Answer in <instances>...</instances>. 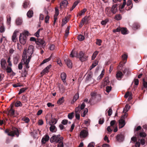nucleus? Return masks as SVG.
I'll return each instance as SVG.
<instances>
[{"mask_svg": "<svg viewBox=\"0 0 147 147\" xmlns=\"http://www.w3.org/2000/svg\"><path fill=\"white\" fill-rule=\"evenodd\" d=\"M63 137H60V135H58L53 136L51 137L50 139V141L51 143L55 142L56 143H58L57 147H63Z\"/></svg>", "mask_w": 147, "mask_h": 147, "instance_id": "obj_1", "label": "nucleus"}, {"mask_svg": "<svg viewBox=\"0 0 147 147\" xmlns=\"http://www.w3.org/2000/svg\"><path fill=\"white\" fill-rule=\"evenodd\" d=\"M76 55V57L77 58L79 59L82 62L85 61L86 60L88 56L83 53L82 51H81L78 53H76L74 50H73L70 54V56L72 57H74Z\"/></svg>", "mask_w": 147, "mask_h": 147, "instance_id": "obj_2", "label": "nucleus"}, {"mask_svg": "<svg viewBox=\"0 0 147 147\" xmlns=\"http://www.w3.org/2000/svg\"><path fill=\"white\" fill-rule=\"evenodd\" d=\"M5 132L7 133L8 136L12 137L16 136L17 137H18L19 135V132L18 129L15 127H13L11 129H6L5 131Z\"/></svg>", "mask_w": 147, "mask_h": 147, "instance_id": "obj_3", "label": "nucleus"}, {"mask_svg": "<svg viewBox=\"0 0 147 147\" xmlns=\"http://www.w3.org/2000/svg\"><path fill=\"white\" fill-rule=\"evenodd\" d=\"M30 40L31 41H34L35 42L36 44L38 45V48L40 47V49L41 48H44L46 45L45 44V41L42 39L37 38L36 39L35 38L31 37L30 39Z\"/></svg>", "mask_w": 147, "mask_h": 147, "instance_id": "obj_4", "label": "nucleus"}, {"mask_svg": "<svg viewBox=\"0 0 147 147\" xmlns=\"http://www.w3.org/2000/svg\"><path fill=\"white\" fill-rule=\"evenodd\" d=\"M27 36L23 34H20L19 36L20 42L22 44L24 45L26 43Z\"/></svg>", "mask_w": 147, "mask_h": 147, "instance_id": "obj_5", "label": "nucleus"}, {"mask_svg": "<svg viewBox=\"0 0 147 147\" xmlns=\"http://www.w3.org/2000/svg\"><path fill=\"white\" fill-rule=\"evenodd\" d=\"M27 50V54L28 55V57H30L31 59L32 57V55L33 53L34 47L32 45H30L29 46L28 50L26 49Z\"/></svg>", "mask_w": 147, "mask_h": 147, "instance_id": "obj_6", "label": "nucleus"}, {"mask_svg": "<svg viewBox=\"0 0 147 147\" xmlns=\"http://www.w3.org/2000/svg\"><path fill=\"white\" fill-rule=\"evenodd\" d=\"M117 4L113 5L109 11V13H112L113 14H115L117 11Z\"/></svg>", "mask_w": 147, "mask_h": 147, "instance_id": "obj_7", "label": "nucleus"}, {"mask_svg": "<svg viewBox=\"0 0 147 147\" xmlns=\"http://www.w3.org/2000/svg\"><path fill=\"white\" fill-rule=\"evenodd\" d=\"M88 133L87 131L86 130H83L80 132V136L81 137L85 138L88 136Z\"/></svg>", "mask_w": 147, "mask_h": 147, "instance_id": "obj_8", "label": "nucleus"}, {"mask_svg": "<svg viewBox=\"0 0 147 147\" xmlns=\"http://www.w3.org/2000/svg\"><path fill=\"white\" fill-rule=\"evenodd\" d=\"M123 73V74H125L127 76H128L131 74V71L129 68L128 67L125 68L124 69L121 70Z\"/></svg>", "mask_w": 147, "mask_h": 147, "instance_id": "obj_9", "label": "nucleus"}, {"mask_svg": "<svg viewBox=\"0 0 147 147\" xmlns=\"http://www.w3.org/2000/svg\"><path fill=\"white\" fill-rule=\"evenodd\" d=\"M124 74L122 71H118L117 72L116 74V77L118 80H121L123 77Z\"/></svg>", "mask_w": 147, "mask_h": 147, "instance_id": "obj_10", "label": "nucleus"}, {"mask_svg": "<svg viewBox=\"0 0 147 147\" xmlns=\"http://www.w3.org/2000/svg\"><path fill=\"white\" fill-rule=\"evenodd\" d=\"M64 61L66 63L67 66L69 68H71L72 67V63L71 60L69 59H65Z\"/></svg>", "mask_w": 147, "mask_h": 147, "instance_id": "obj_11", "label": "nucleus"}, {"mask_svg": "<svg viewBox=\"0 0 147 147\" xmlns=\"http://www.w3.org/2000/svg\"><path fill=\"white\" fill-rule=\"evenodd\" d=\"M27 50L25 49L23 53V55L22 56V62H24L25 61V57H26V60L27 59V56H28V55H27Z\"/></svg>", "mask_w": 147, "mask_h": 147, "instance_id": "obj_12", "label": "nucleus"}, {"mask_svg": "<svg viewBox=\"0 0 147 147\" xmlns=\"http://www.w3.org/2000/svg\"><path fill=\"white\" fill-rule=\"evenodd\" d=\"M117 140L119 142H122L124 139V136L122 134H118L116 136Z\"/></svg>", "mask_w": 147, "mask_h": 147, "instance_id": "obj_13", "label": "nucleus"}, {"mask_svg": "<svg viewBox=\"0 0 147 147\" xmlns=\"http://www.w3.org/2000/svg\"><path fill=\"white\" fill-rule=\"evenodd\" d=\"M119 128H122L124 126L125 124V120L123 119H121L119 120Z\"/></svg>", "mask_w": 147, "mask_h": 147, "instance_id": "obj_14", "label": "nucleus"}, {"mask_svg": "<svg viewBox=\"0 0 147 147\" xmlns=\"http://www.w3.org/2000/svg\"><path fill=\"white\" fill-rule=\"evenodd\" d=\"M127 5L128 7L127 8L126 10L127 11L130 10L131 8H132L133 6V4L131 2V0H128L127 1Z\"/></svg>", "mask_w": 147, "mask_h": 147, "instance_id": "obj_15", "label": "nucleus"}, {"mask_svg": "<svg viewBox=\"0 0 147 147\" xmlns=\"http://www.w3.org/2000/svg\"><path fill=\"white\" fill-rule=\"evenodd\" d=\"M90 94L91 97L89 100V102H92L93 100L95 99L97 95L96 93L95 92H92Z\"/></svg>", "mask_w": 147, "mask_h": 147, "instance_id": "obj_16", "label": "nucleus"}, {"mask_svg": "<svg viewBox=\"0 0 147 147\" xmlns=\"http://www.w3.org/2000/svg\"><path fill=\"white\" fill-rule=\"evenodd\" d=\"M7 63L6 60L3 59H2L1 61V67L3 69H5Z\"/></svg>", "mask_w": 147, "mask_h": 147, "instance_id": "obj_17", "label": "nucleus"}, {"mask_svg": "<svg viewBox=\"0 0 147 147\" xmlns=\"http://www.w3.org/2000/svg\"><path fill=\"white\" fill-rule=\"evenodd\" d=\"M49 137L47 135H45L44 137H43L42 140V142L44 144H45L46 142L49 141Z\"/></svg>", "mask_w": 147, "mask_h": 147, "instance_id": "obj_18", "label": "nucleus"}, {"mask_svg": "<svg viewBox=\"0 0 147 147\" xmlns=\"http://www.w3.org/2000/svg\"><path fill=\"white\" fill-rule=\"evenodd\" d=\"M79 97V94L78 93H76L74 96L73 100L71 102V104H73L76 101L78 98Z\"/></svg>", "mask_w": 147, "mask_h": 147, "instance_id": "obj_19", "label": "nucleus"}, {"mask_svg": "<svg viewBox=\"0 0 147 147\" xmlns=\"http://www.w3.org/2000/svg\"><path fill=\"white\" fill-rule=\"evenodd\" d=\"M30 60V57H28L25 61L24 62V64L25 65V66L26 68H28L29 66L28 65L29 63Z\"/></svg>", "mask_w": 147, "mask_h": 147, "instance_id": "obj_20", "label": "nucleus"}, {"mask_svg": "<svg viewBox=\"0 0 147 147\" xmlns=\"http://www.w3.org/2000/svg\"><path fill=\"white\" fill-rule=\"evenodd\" d=\"M7 115H9L10 116H14V110L13 109H10L8 111Z\"/></svg>", "mask_w": 147, "mask_h": 147, "instance_id": "obj_21", "label": "nucleus"}, {"mask_svg": "<svg viewBox=\"0 0 147 147\" xmlns=\"http://www.w3.org/2000/svg\"><path fill=\"white\" fill-rule=\"evenodd\" d=\"M33 15V12L32 9H30L28 12L27 13V16L29 18L32 17Z\"/></svg>", "mask_w": 147, "mask_h": 147, "instance_id": "obj_22", "label": "nucleus"}, {"mask_svg": "<svg viewBox=\"0 0 147 147\" xmlns=\"http://www.w3.org/2000/svg\"><path fill=\"white\" fill-rule=\"evenodd\" d=\"M18 32V31L15 30L13 32V34L12 36V40L13 42H16V34Z\"/></svg>", "mask_w": 147, "mask_h": 147, "instance_id": "obj_23", "label": "nucleus"}, {"mask_svg": "<svg viewBox=\"0 0 147 147\" xmlns=\"http://www.w3.org/2000/svg\"><path fill=\"white\" fill-rule=\"evenodd\" d=\"M30 6V2L27 0H26L24 2L23 6L24 8H26Z\"/></svg>", "mask_w": 147, "mask_h": 147, "instance_id": "obj_24", "label": "nucleus"}, {"mask_svg": "<svg viewBox=\"0 0 147 147\" xmlns=\"http://www.w3.org/2000/svg\"><path fill=\"white\" fill-rule=\"evenodd\" d=\"M61 76L63 82L64 83H65L66 82L65 79L66 77V74L63 72L61 74Z\"/></svg>", "mask_w": 147, "mask_h": 147, "instance_id": "obj_25", "label": "nucleus"}, {"mask_svg": "<svg viewBox=\"0 0 147 147\" xmlns=\"http://www.w3.org/2000/svg\"><path fill=\"white\" fill-rule=\"evenodd\" d=\"M49 129L52 132H55L57 130V128L54 125H51L49 127Z\"/></svg>", "mask_w": 147, "mask_h": 147, "instance_id": "obj_26", "label": "nucleus"}, {"mask_svg": "<svg viewBox=\"0 0 147 147\" xmlns=\"http://www.w3.org/2000/svg\"><path fill=\"white\" fill-rule=\"evenodd\" d=\"M19 59V57L18 55H16L13 59V63L15 65L17 64L18 60Z\"/></svg>", "mask_w": 147, "mask_h": 147, "instance_id": "obj_27", "label": "nucleus"}, {"mask_svg": "<svg viewBox=\"0 0 147 147\" xmlns=\"http://www.w3.org/2000/svg\"><path fill=\"white\" fill-rule=\"evenodd\" d=\"M89 16H85L82 19V20L84 23L86 22V24H88V21L89 20Z\"/></svg>", "mask_w": 147, "mask_h": 147, "instance_id": "obj_28", "label": "nucleus"}, {"mask_svg": "<svg viewBox=\"0 0 147 147\" xmlns=\"http://www.w3.org/2000/svg\"><path fill=\"white\" fill-rule=\"evenodd\" d=\"M130 108V106L128 104H126L125 107L123 109V113H125L129 110Z\"/></svg>", "mask_w": 147, "mask_h": 147, "instance_id": "obj_29", "label": "nucleus"}, {"mask_svg": "<svg viewBox=\"0 0 147 147\" xmlns=\"http://www.w3.org/2000/svg\"><path fill=\"white\" fill-rule=\"evenodd\" d=\"M16 23L18 25H21L22 23V19L19 18H17L16 21Z\"/></svg>", "mask_w": 147, "mask_h": 147, "instance_id": "obj_30", "label": "nucleus"}, {"mask_svg": "<svg viewBox=\"0 0 147 147\" xmlns=\"http://www.w3.org/2000/svg\"><path fill=\"white\" fill-rule=\"evenodd\" d=\"M140 25L138 23H134L133 25L132 28L134 30L138 29L140 27Z\"/></svg>", "mask_w": 147, "mask_h": 147, "instance_id": "obj_31", "label": "nucleus"}, {"mask_svg": "<svg viewBox=\"0 0 147 147\" xmlns=\"http://www.w3.org/2000/svg\"><path fill=\"white\" fill-rule=\"evenodd\" d=\"M64 101V97H62L61 98H60L57 102V103L59 105H61L63 103Z\"/></svg>", "mask_w": 147, "mask_h": 147, "instance_id": "obj_32", "label": "nucleus"}, {"mask_svg": "<svg viewBox=\"0 0 147 147\" xmlns=\"http://www.w3.org/2000/svg\"><path fill=\"white\" fill-rule=\"evenodd\" d=\"M121 33L123 34H127V29L126 28H121Z\"/></svg>", "mask_w": 147, "mask_h": 147, "instance_id": "obj_33", "label": "nucleus"}, {"mask_svg": "<svg viewBox=\"0 0 147 147\" xmlns=\"http://www.w3.org/2000/svg\"><path fill=\"white\" fill-rule=\"evenodd\" d=\"M52 54L51 55V56L49 58L47 59H45V60H44L42 61V62L41 63L40 65H42L43 64L51 60V57L52 56Z\"/></svg>", "mask_w": 147, "mask_h": 147, "instance_id": "obj_34", "label": "nucleus"}, {"mask_svg": "<svg viewBox=\"0 0 147 147\" xmlns=\"http://www.w3.org/2000/svg\"><path fill=\"white\" fill-rule=\"evenodd\" d=\"M122 16L120 14H117L116 15L114 19L117 20H120L122 19Z\"/></svg>", "mask_w": 147, "mask_h": 147, "instance_id": "obj_35", "label": "nucleus"}, {"mask_svg": "<svg viewBox=\"0 0 147 147\" xmlns=\"http://www.w3.org/2000/svg\"><path fill=\"white\" fill-rule=\"evenodd\" d=\"M68 3V2L66 0H64L61 2L60 3V6L61 7L62 6H63L65 7L67 5Z\"/></svg>", "mask_w": 147, "mask_h": 147, "instance_id": "obj_36", "label": "nucleus"}, {"mask_svg": "<svg viewBox=\"0 0 147 147\" xmlns=\"http://www.w3.org/2000/svg\"><path fill=\"white\" fill-rule=\"evenodd\" d=\"M22 105L21 102L19 100L17 101L15 104V106L16 107H22Z\"/></svg>", "mask_w": 147, "mask_h": 147, "instance_id": "obj_37", "label": "nucleus"}, {"mask_svg": "<svg viewBox=\"0 0 147 147\" xmlns=\"http://www.w3.org/2000/svg\"><path fill=\"white\" fill-rule=\"evenodd\" d=\"M98 64V62L97 61H95L94 62H93L92 65L90 67V69L91 70L95 66H96Z\"/></svg>", "mask_w": 147, "mask_h": 147, "instance_id": "obj_38", "label": "nucleus"}, {"mask_svg": "<svg viewBox=\"0 0 147 147\" xmlns=\"http://www.w3.org/2000/svg\"><path fill=\"white\" fill-rule=\"evenodd\" d=\"M88 112V109L87 108H85L83 112L81 114V116L83 117H85L86 114Z\"/></svg>", "mask_w": 147, "mask_h": 147, "instance_id": "obj_39", "label": "nucleus"}, {"mask_svg": "<svg viewBox=\"0 0 147 147\" xmlns=\"http://www.w3.org/2000/svg\"><path fill=\"white\" fill-rule=\"evenodd\" d=\"M22 120L26 123H28L30 121V119L28 117H24L22 118Z\"/></svg>", "mask_w": 147, "mask_h": 147, "instance_id": "obj_40", "label": "nucleus"}, {"mask_svg": "<svg viewBox=\"0 0 147 147\" xmlns=\"http://www.w3.org/2000/svg\"><path fill=\"white\" fill-rule=\"evenodd\" d=\"M81 110L80 108V105H79L78 107L75 108V113H79Z\"/></svg>", "mask_w": 147, "mask_h": 147, "instance_id": "obj_41", "label": "nucleus"}, {"mask_svg": "<svg viewBox=\"0 0 147 147\" xmlns=\"http://www.w3.org/2000/svg\"><path fill=\"white\" fill-rule=\"evenodd\" d=\"M28 89V88H22L21 89L20 91L18 93V94L20 95L21 94V93L24 92L26 90Z\"/></svg>", "mask_w": 147, "mask_h": 147, "instance_id": "obj_42", "label": "nucleus"}, {"mask_svg": "<svg viewBox=\"0 0 147 147\" xmlns=\"http://www.w3.org/2000/svg\"><path fill=\"white\" fill-rule=\"evenodd\" d=\"M78 3V2L77 1H76L73 5L71 8L70 9V11L72 10L76 7V6Z\"/></svg>", "mask_w": 147, "mask_h": 147, "instance_id": "obj_43", "label": "nucleus"}, {"mask_svg": "<svg viewBox=\"0 0 147 147\" xmlns=\"http://www.w3.org/2000/svg\"><path fill=\"white\" fill-rule=\"evenodd\" d=\"M78 38L79 40L82 41L84 40L85 37L83 35H80L78 36Z\"/></svg>", "mask_w": 147, "mask_h": 147, "instance_id": "obj_44", "label": "nucleus"}, {"mask_svg": "<svg viewBox=\"0 0 147 147\" xmlns=\"http://www.w3.org/2000/svg\"><path fill=\"white\" fill-rule=\"evenodd\" d=\"M98 52L97 51H95L92 55V59L93 60L96 57V55L98 54Z\"/></svg>", "mask_w": 147, "mask_h": 147, "instance_id": "obj_45", "label": "nucleus"}, {"mask_svg": "<svg viewBox=\"0 0 147 147\" xmlns=\"http://www.w3.org/2000/svg\"><path fill=\"white\" fill-rule=\"evenodd\" d=\"M74 112H72L71 113H69L68 115V118L70 119H72L74 117Z\"/></svg>", "mask_w": 147, "mask_h": 147, "instance_id": "obj_46", "label": "nucleus"}, {"mask_svg": "<svg viewBox=\"0 0 147 147\" xmlns=\"http://www.w3.org/2000/svg\"><path fill=\"white\" fill-rule=\"evenodd\" d=\"M7 21L8 24H9L11 21V17L10 15H8L7 16Z\"/></svg>", "mask_w": 147, "mask_h": 147, "instance_id": "obj_47", "label": "nucleus"}, {"mask_svg": "<svg viewBox=\"0 0 147 147\" xmlns=\"http://www.w3.org/2000/svg\"><path fill=\"white\" fill-rule=\"evenodd\" d=\"M69 27H67L65 31V36L67 37V36L69 33Z\"/></svg>", "mask_w": 147, "mask_h": 147, "instance_id": "obj_48", "label": "nucleus"}, {"mask_svg": "<svg viewBox=\"0 0 147 147\" xmlns=\"http://www.w3.org/2000/svg\"><path fill=\"white\" fill-rule=\"evenodd\" d=\"M49 71L47 69H46L45 68L41 72V74L43 76L44 74L46 73H47L49 72Z\"/></svg>", "mask_w": 147, "mask_h": 147, "instance_id": "obj_49", "label": "nucleus"}, {"mask_svg": "<svg viewBox=\"0 0 147 147\" xmlns=\"http://www.w3.org/2000/svg\"><path fill=\"white\" fill-rule=\"evenodd\" d=\"M55 13L54 14V16H57L59 15V10L56 7L55 8Z\"/></svg>", "mask_w": 147, "mask_h": 147, "instance_id": "obj_50", "label": "nucleus"}, {"mask_svg": "<svg viewBox=\"0 0 147 147\" xmlns=\"http://www.w3.org/2000/svg\"><path fill=\"white\" fill-rule=\"evenodd\" d=\"M110 7H107L105 8V11L106 14L109 15L111 13H109Z\"/></svg>", "mask_w": 147, "mask_h": 147, "instance_id": "obj_51", "label": "nucleus"}, {"mask_svg": "<svg viewBox=\"0 0 147 147\" xmlns=\"http://www.w3.org/2000/svg\"><path fill=\"white\" fill-rule=\"evenodd\" d=\"M112 87L111 86H107L106 88V92L109 93L111 90Z\"/></svg>", "mask_w": 147, "mask_h": 147, "instance_id": "obj_52", "label": "nucleus"}, {"mask_svg": "<svg viewBox=\"0 0 147 147\" xmlns=\"http://www.w3.org/2000/svg\"><path fill=\"white\" fill-rule=\"evenodd\" d=\"M67 22V18H65V19L62 20V24H61L62 26H64V25Z\"/></svg>", "mask_w": 147, "mask_h": 147, "instance_id": "obj_53", "label": "nucleus"}, {"mask_svg": "<svg viewBox=\"0 0 147 147\" xmlns=\"http://www.w3.org/2000/svg\"><path fill=\"white\" fill-rule=\"evenodd\" d=\"M126 4V2H123L122 5H120L119 6V9L121 11L120 9H123L125 7Z\"/></svg>", "mask_w": 147, "mask_h": 147, "instance_id": "obj_54", "label": "nucleus"}, {"mask_svg": "<svg viewBox=\"0 0 147 147\" xmlns=\"http://www.w3.org/2000/svg\"><path fill=\"white\" fill-rule=\"evenodd\" d=\"M86 9H84L83 10H81V13L79 14V16H81L83 14H84L86 11Z\"/></svg>", "mask_w": 147, "mask_h": 147, "instance_id": "obj_55", "label": "nucleus"}, {"mask_svg": "<svg viewBox=\"0 0 147 147\" xmlns=\"http://www.w3.org/2000/svg\"><path fill=\"white\" fill-rule=\"evenodd\" d=\"M139 136L141 137H145L146 136V134L145 132H141L139 133Z\"/></svg>", "mask_w": 147, "mask_h": 147, "instance_id": "obj_56", "label": "nucleus"}, {"mask_svg": "<svg viewBox=\"0 0 147 147\" xmlns=\"http://www.w3.org/2000/svg\"><path fill=\"white\" fill-rule=\"evenodd\" d=\"M113 127L111 128V126H109L107 128V130L109 132H111L113 130Z\"/></svg>", "mask_w": 147, "mask_h": 147, "instance_id": "obj_57", "label": "nucleus"}, {"mask_svg": "<svg viewBox=\"0 0 147 147\" xmlns=\"http://www.w3.org/2000/svg\"><path fill=\"white\" fill-rule=\"evenodd\" d=\"M96 40V44L99 46H100L101 45L100 43L102 42V40L100 39H97Z\"/></svg>", "mask_w": 147, "mask_h": 147, "instance_id": "obj_58", "label": "nucleus"}, {"mask_svg": "<svg viewBox=\"0 0 147 147\" xmlns=\"http://www.w3.org/2000/svg\"><path fill=\"white\" fill-rule=\"evenodd\" d=\"M92 77V74H89L87 75L86 76V79L88 80H89Z\"/></svg>", "mask_w": 147, "mask_h": 147, "instance_id": "obj_59", "label": "nucleus"}, {"mask_svg": "<svg viewBox=\"0 0 147 147\" xmlns=\"http://www.w3.org/2000/svg\"><path fill=\"white\" fill-rule=\"evenodd\" d=\"M104 121V119L103 118H100L99 120V124H102L103 123Z\"/></svg>", "mask_w": 147, "mask_h": 147, "instance_id": "obj_60", "label": "nucleus"}, {"mask_svg": "<svg viewBox=\"0 0 147 147\" xmlns=\"http://www.w3.org/2000/svg\"><path fill=\"white\" fill-rule=\"evenodd\" d=\"M85 104L84 102H83L80 106V108L81 110H82L84 109L85 107Z\"/></svg>", "mask_w": 147, "mask_h": 147, "instance_id": "obj_61", "label": "nucleus"}, {"mask_svg": "<svg viewBox=\"0 0 147 147\" xmlns=\"http://www.w3.org/2000/svg\"><path fill=\"white\" fill-rule=\"evenodd\" d=\"M68 123V120L66 119H64L61 122V123L63 125H66Z\"/></svg>", "mask_w": 147, "mask_h": 147, "instance_id": "obj_62", "label": "nucleus"}, {"mask_svg": "<svg viewBox=\"0 0 147 147\" xmlns=\"http://www.w3.org/2000/svg\"><path fill=\"white\" fill-rule=\"evenodd\" d=\"M6 71L7 73H10L11 72L12 70L11 67H7L6 69Z\"/></svg>", "mask_w": 147, "mask_h": 147, "instance_id": "obj_63", "label": "nucleus"}, {"mask_svg": "<svg viewBox=\"0 0 147 147\" xmlns=\"http://www.w3.org/2000/svg\"><path fill=\"white\" fill-rule=\"evenodd\" d=\"M95 144L93 142H91L89 143L88 146V147H94Z\"/></svg>", "mask_w": 147, "mask_h": 147, "instance_id": "obj_64", "label": "nucleus"}]
</instances>
